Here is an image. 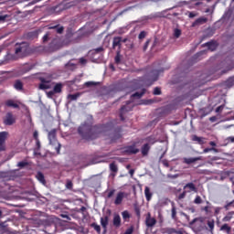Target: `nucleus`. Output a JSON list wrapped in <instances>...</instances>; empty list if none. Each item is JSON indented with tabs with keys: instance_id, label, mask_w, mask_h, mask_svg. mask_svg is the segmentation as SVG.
<instances>
[{
	"instance_id": "f257e3e1",
	"label": "nucleus",
	"mask_w": 234,
	"mask_h": 234,
	"mask_svg": "<svg viewBox=\"0 0 234 234\" xmlns=\"http://www.w3.org/2000/svg\"><path fill=\"white\" fill-rule=\"evenodd\" d=\"M112 129V122H107L106 124H96L92 125L91 122H84L78 128V133L80 136H81L82 140H87L90 142V140H96L103 134V133H107V131H111Z\"/></svg>"
},
{
	"instance_id": "f03ea898",
	"label": "nucleus",
	"mask_w": 234,
	"mask_h": 234,
	"mask_svg": "<svg viewBox=\"0 0 234 234\" xmlns=\"http://www.w3.org/2000/svg\"><path fill=\"white\" fill-rule=\"evenodd\" d=\"M48 140L49 142V145L54 147L55 151H57V154H59V151L61 149V144L58 142V130L52 129L48 133Z\"/></svg>"
},
{
	"instance_id": "7ed1b4c3",
	"label": "nucleus",
	"mask_w": 234,
	"mask_h": 234,
	"mask_svg": "<svg viewBox=\"0 0 234 234\" xmlns=\"http://www.w3.org/2000/svg\"><path fill=\"white\" fill-rule=\"evenodd\" d=\"M15 54L17 58H27L30 54V46L27 42L16 44Z\"/></svg>"
},
{
	"instance_id": "20e7f679",
	"label": "nucleus",
	"mask_w": 234,
	"mask_h": 234,
	"mask_svg": "<svg viewBox=\"0 0 234 234\" xmlns=\"http://www.w3.org/2000/svg\"><path fill=\"white\" fill-rule=\"evenodd\" d=\"M164 72V69H153L150 73L145 75L144 81L145 85H148V87H151L154 81H158V78L160 77V74Z\"/></svg>"
},
{
	"instance_id": "39448f33",
	"label": "nucleus",
	"mask_w": 234,
	"mask_h": 234,
	"mask_svg": "<svg viewBox=\"0 0 234 234\" xmlns=\"http://www.w3.org/2000/svg\"><path fill=\"white\" fill-rule=\"evenodd\" d=\"M189 225L193 226L196 231H204V229H206V218H196L189 223Z\"/></svg>"
},
{
	"instance_id": "423d86ee",
	"label": "nucleus",
	"mask_w": 234,
	"mask_h": 234,
	"mask_svg": "<svg viewBox=\"0 0 234 234\" xmlns=\"http://www.w3.org/2000/svg\"><path fill=\"white\" fill-rule=\"evenodd\" d=\"M133 108L134 105H133V101H126V104L121 107L120 119L122 120V122L125 121V114H127V112H131V111H133Z\"/></svg>"
},
{
	"instance_id": "0eeeda50",
	"label": "nucleus",
	"mask_w": 234,
	"mask_h": 234,
	"mask_svg": "<svg viewBox=\"0 0 234 234\" xmlns=\"http://www.w3.org/2000/svg\"><path fill=\"white\" fill-rule=\"evenodd\" d=\"M8 132H0V153L6 151V140H8Z\"/></svg>"
},
{
	"instance_id": "6e6552de",
	"label": "nucleus",
	"mask_w": 234,
	"mask_h": 234,
	"mask_svg": "<svg viewBox=\"0 0 234 234\" xmlns=\"http://www.w3.org/2000/svg\"><path fill=\"white\" fill-rule=\"evenodd\" d=\"M4 123L5 125H14V123H16V117L14 116V113L8 112L4 118Z\"/></svg>"
},
{
	"instance_id": "1a4fd4ad",
	"label": "nucleus",
	"mask_w": 234,
	"mask_h": 234,
	"mask_svg": "<svg viewBox=\"0 0 234 234\" xmlns=\"http://www.w3.org/2000/svg\"><path fill=\"white\" fill-rule=\"evenodd\" d=\"M39 81H40V84L38 86V89H40V90H47L48 89H51L50 80L43 77H40Z\"/></svg>"
},
{
	"instance_id": "9d476101",
	"label": "nucleus",
	"mask_w": 234,
	"mask_h": 234,
	"mask_svg": "<svg viewBox=\"0 0 234 234\" xmlns=\"http://www.w3.org/2000/svg\"><path fill=\"white\" fill-rule=\"evenodd\" d=\"M124 153L127 154H138L140 149L136 148V143H133V144L124 147Z\"/></svg>"
},
{
	"instance_id": "9b49d317",
	"label": "nucleus",
	"mask_w": 234,
	"mask_h": 234,
	"mask_svg": "<svg viewBox=\"0 0 234 234\" xmlns=\"http://www.w3.org/2000/svg\"><path fill=\"white\" fill-rule=\"evenodd\" d=\"M217 226L219 228V231H222L223 233L229 234L231 233V226L228 223H224L223 225L220 226V220H217Z\"/></svg>"
},
{
	"instance_id": "f8f14e48",
	"label": "nucleus",
	"mask_w": 234,
	"mask_h": 234,
	"mask_svg": "<svg viewBox=\"0 0 234 234\" xmlns=\"http://www.w3.org/2000/svg\"><path fill=\"white\" fill-rule=\"evenodd\" d=\"M200 160H202V156L184 157L183 158V164H186V165H191V164H196V162H198Z\"/></svg>"
},
{
	"instance_id": "ddd939ff",
	"label": "nucleus",
	"mask_w": 234,
	"mask_h": 234,
	"mask_svg": "<svg viewBox=\"0 0 234 234\" xmlns=\"http://www.w3.org/2000/svg\"><path fill=\"white\" fill-rule=\"evenodd\" d=\"M7 21H12V15L7 14L6 11H1L0 23H7Z\"/></svg>"
},
{
	"instance_id": "4468645a",
	"label": "nucleus",
	"mask_w": 234,
	"mask_h": 234,
	"mask_svg": "<svg viewBox=\"0 0 234 234\" xmlns=\"http://www.w3.org/2000/svg\"><path fill=\"white\" fill-rule=\"evenodd\" d=\"M145 225L147 228H153L156 225V218H151V213H148L146 216Z\"/></svg>"
},
{
	"instance_id": "2eb2a0df",
	"label": "nucleus",
	"mask_w": 234,
	"mask_h": 234,
	"mask_svg": "<svg viewBox=\"0 0 234 234\" xmlns=\"http://www.w3.org/2000/svg\"><path fill=\"white\" fill-rule=\"evenodd\" d=\"M203 47H207L208 50H211V52H213L217 50V47H218V44L217 43V41L211 40L203 44Z\"/></svg>"
},
{
	"instance_id": "dca6fc26",
	"label": "nucleus",
	"mask_w": 234,
	"mask_h": 234,
	"mask_svg": "<svg viewBox=\"0 0 234 234\" xmlns=\"http://www.w3.org/2000/svg\"><path fill=\"white\" fill-rule=\"evenodd\" d=\"M184 191H186V193H197V186H195L193 183H187L184 187H183Z\"/></svg>"
},
{
	"instance_id": "f3484780",
	"label": "nucleus",
	"mask_w": 234,
	"mask_h": 234,
	"mask_svg": "<svg viewBox=\"0 0 234 234\" xmlns=\"http://www.w3.org/2000/svg\"><path fill=\"white\" fill-rule=\"evenodd\" d=\"M112 225L114 228H120L122 226V218L120 217V214L113 215Z\"/></svg>"
},
{
	"instance_id": "a211bd4d",
	"label": "nucleus",
	"mask_w": 234,
	"mask_h": 234,
	"mask_svg": "<svg viewBox=\"0 0 234 234\" xmlns=\"http://www.w3.org/2000/svg\"><path fill=\"white\" fill-rule=\"evenodd\" d=\"M207 23V17L201 16L193 22L192 27H200V25H206Z\"/></svg>"
},
{
	"instance_id": "6ab92c4d",
	"label": "nucleus",
	"mask_w": 234,
	"mask_h": 234,
	"mask_svg": "<svg viewBox=\"0 0 234 234\" xmlns=\"http://www.w3.org/2000/svg\"><path fill=\"white\" fill-rule=\"evenodd\" d=\"M123 198H125V192H119L114 200L115 206H120L123 202Z\"/></svg>"
},
{
	"instance_id": "aec40b11",
	"label": "nucleus",
	"mask_w": 234,
	"mask_h": 234,
	"mask_svg": "<svg viewBox=\"0 0 234 234\" xmlns=\"http://www.w3.org/2000/svg\"><path fill=\"white\" fill-rule=\"evenodd\" d=\"M207 226L205 229L213 233V231H215V219H207Z\"/></svg>"
},
{
	"instance_id": "412c9836",
	"label": "nucleus",
	"mask_w": 234,
	"mask_h": 234,
	"mask_svg": "<svg viewBox=\"0 0 234 234\" xmlns=\"http://www.w3.org/2000/svg\"><path fill=\"white\" fill-rule=\"evenodd\" d=\"M122 138V128H118L114 131L112 136V142L114 143L117 140H120Z\"/></svg>"
},
{
	"instance_id": "4be33fe9",
	"label": "nucleus",
	"mask_w": 234,
	"mask_h": 234,
	"mask_svg": "<svg viewBox=\"0 0 234 234\" xmlns=\"http://www.w3.org/2000/svg\"><path fill=\"white\" fill-rule=\"evenodd\" d=\"M233 215L234 211L228 212L221 219V222L224 224H226V222H231V220H233Z\"/></svg>"
},
{
	"instance_id": "5701e85b",
	"label": "nucleus",
	"mask_w": 234,
	"mask_h": 234,
	"mask_svg": "<svg viewBox=\"0 0 234 234\" xmlns=\"http://www.w3.org/2000/svg\"><path fill=\"white\" fill-rule=\"evenodd\" d=\"M192 142H196L199 145H204L206 142L204 141V137H198L197 135H191Z\"/></svg>"
},
{
	"instance_id": "b1692460",
	"label": "nucleus",
	"mask_w": 234,
	"mask_h": 234,
	"mask_svg": "<svg viewBox=\"0 0 234 234\" xmlns=\"http://www.w3.org/2000/svg\"><path fill=\"white\" fill-rule=\"evenodd\" d=\"M144 94H145V89H143L142 91H136L135 93L131 95L130 101H133V100H134V99L140 100V98H142V96H144Z\"/></svg>"
},
{
	"instance_id": "393cba45",
	"label": "nucleus",
	"mask_w": 234,
	"mask_h": 234,
	"mask_svg": "<svg viewBox=\"0 0 234 234\" xmlns=\"http://www.w3.org/2000/svg\"><path fill=\"white\" fill-rule=\"evenodd\" d=\"M149 151H151V145H149V144H144L141 148L143 156H147V154H149Z\"/></svg>"
},
{
	"instance_id": "a878e982",
	"label": "nucleus",
	"mask_w": 234,
	"mask_h": 234,
	"mask_svg": "<svg viewBox=\"0 0 234 234\" xmlns=\"http://www.w3.org/2000/svg\"><path fill=\"white\" fill-rule=\"evenodd\" d=\"M144 196L147 202H151L153 198V192H151V188H149V186L144 187Z\"/></svg>"
},
{
	"instance_id": "bb28decb",
	"label": "nucleus",
	"mask_w": 234,
	"mask_h": 234,
	"mask_svg": "<svg viewBox=\"0 0 234 234\" xmlns=\"http://www.w3.org/2000/svg\"><path fill=\"white\" fill-rule=\"evenodd\" d=\"M5 107H12L13 109H19V104H17L14 100H7L5 102Z\"/></svg>"
},
{
	"instance_id": "cd10ccee",
	"label": "nucleus",
	"mask_w": 234,
	"mask_h": 234,
	"mask_svg": "<svg viewBox=\"0 0 234 234\" xmlns=\"http://www.w3.org/2000/svg\"><path fill=\"white\" fill-rule=\"evenodd\" d=\"M101 225L103 228L104 231H107V226H109V216L101 218Z\"/></svg>"
},
{
	"instance_id": "c85d7f7f",
	"label": "nucleus",
	"mask_w": 234,
	"mask_h": 234,
	"mask_svg": "<svg viewBox=\"0 0 234 234\" xmlns=\"http://www.w3.org/2000/svg\"><path fill=\"white\" fill-rule=\"evenodd\" d=\"M110 171L112 173V176H116V174L118 173V165H116V162L110 164Z\"/></svg>"
},
{
	"instance_id": "c756f323",
	"label": "nucleus",
	"mask_w": 234,
	"mask_h": 234,
	"mask_svg": "<svg viewBox=\"0 0 234 234\" xmlns=\"http://www.w3.org/2000/svg\"><path fill=\"white\" fill-rule=\"evenodd\" d=\"M116 47H122V37H114L112 41V48H116Z\"/></svg>"
},
{
	"instance_id": "7c9ffc66",
	"label": "nucleus",
	"mask_w": 234,
	"mask_h": 234,
	"mask_svg": "<svg viewBox=\"0 0 234 234\" xmlns=\"http://www.w3.org/2000/svg\"><path fill=\"white\" fill-rule=\"evenodd\" d=\"M49 30H53V32H56L57 34H61L64 30H65V27H63V26H54V27H49Z\"/></svg>"
},
{
	"instance_id": "2f4dec72",
	"label": "nucleus",
	"mask_w": 234,
	"mask_h": 234,
	"mask_svg": "<svg viewBox=\"0 0 234 234\" xmlns=\"http://www.w3.org/2000/svg\"><path fill=\"white\" fill-rule=\"evenodd\" d=\"M36 178L40 182V184H43V186L47 184V180H45V175H43V173L37 172Z\"/></svg>"
},
{
	"instance_id": "473e14b6",
	"label": "nucleus",
	"mask_w": 234,
	"mask_h": 234,
	"mask_svg": "<svg viewBox=\"0 0 234 234\" xmlns=\"http://www.w3.org/2000/svg\"><path fill=\"white\" fill-rule=\"evenodd\" d=\"M62 90H63V84L61 83H57L53 88V91L55 92V94H59L62 92Z\"/></svg>"
},
{
	"instance_id": "72a5a7b5",
	"label": "nucleus",
	"mask_w": 234,
	"mask_h": 234,
	"mask_svg": "<svg viewBox=\"0 0 234 234\" xmlns=\"http://www.w3.org/2000/svg\"><path fill=\"white\" fill-rule=\"evenodd\" d=\"M14 89L16 90H23V82L20 80H16L14 83Z\"/></svg>"
},
{
	"instance_id": "f704fd0d",
	"label": "nucleus",
	"mask_w": 234,
	"mask_h": 234,
	"mask_svg": "<svg viewBox=\"0 0 234 234\" xmlns=\"http://www.w3.org/2000/svg\"><path fill=\"white\" fill-rule=\"evenodd\" d=\"M233 85H234V76L229 78L225 81V87H228V89H231V87H233Z\"/></svg>"
},
{
	"instance_id": "c9c22d12",
	"label": "nucleus",
	"mask_w": 234,
	"mask_h": 234,
	"mask_svg": "<svg viewBox=\"0 0 234 234\" xmlns=\"http://www.w3.org/2000/svg\"><path fill=\"white\" fill-rule=\"evenodd\" d=\"M81 96L80 92H77L75 94H69L68 95V100H70V101H76Z\"/></svg>"
},
{
	"instance_id": "e433bc0d",
	"label": "nucleus",
	"mask_w": 234,
	"mask_h": 234,
	"mask_svg": "<svg viewBox=\"0 0 234 234\" xmlns=\"http://www.w3.org/2000/svg\"><path fill=\"white\" fill-rule=\"evenodd\" d=\"M122 217L123 220L125 222H127V220H129V218H131V214L129 213L128 210H124L122 212Z\"/></svg>"
},
{
	"instance_id": "4c0bfd02",
	"label": "nucleus",
	"mask_w": 234,
	"mask_h": 234,
	"mask_svg": "<svg viewBox=\"0 0 234 234\" xmlns=\"http://www.w3.org/2000/svg\"><path fill=\"white\" fill-rule=\"evenodd\" d=\"M90 228H93V229H95L97 233H101V227H100V225H98L97 223H91Z\"/></svg>"
},
{
	"instance_id": "58836bf2",
	"label": "nucleus",
	"mask_w": 234,
	"mask_h": 234,
	"mask_svg": "<svg viewBox=\"0 0 234 234\" xmlns=\"http://www.w3.org/2000/svg\"><path fill=\"white\" fill-rule=\"evenodd\" d=\"M74 187V184L70 179H67L66 181V189H72Z\"/></svg>"
},
{
	"instance_id": "ea45409f",
	"label": "nucleus",
	"mask_w": 234,
	"mask_h": 234,
	"mask_svg": "<svg viewBox=\"0 0 234 234\" xmlns=\"http://www.w3.org/2000/svg\"><path fill=\"white\" fill-rule=\"evenodd\" d=\"M134 213L138 218L142 217L140 207L134 206Z\"/></svg>"
},
{
	"instance_id": "a19ab883",
	"label": "nucleus",
	"mask_w": 234,
	"mask_h": 234,
	"mask_svg": "<svg viewBox=\"0 0 234 234\" xmlns=\"http://www.w3.org/2000/svg\"><path fill=\"white\" fill-rule=\"evenodd\" d=\"M114 61L116 65H120V63L122 62V56L120 55V52H117Z\"/></svg>"
},
{
	"instance_id": "79ce46f5",
	"label": "nucleus",
	"mask_w": 234,
	"mask_h": 234,
	"mask_svg": "<svg viewBox=\"0 0 234 234\" xmlns=\"http://www.w3.org/2000/svg\"><path fill=\"white\" fill-rule=\"evenodd\" d=\"M28 165V162L27 161H21L17 164V167H20V169H23V167H27Z\"/></svg>"
},
{
	"instance_id": "37998d69",
	"label": "nucleus",
	"mask_w": 234,
	"mask_h": 234,
	"mask_svg": "<svg viewBox=\"0 0 234 234\" xmlns=\"http://www.w3.org/2000/svg\"><path fill=\"white\" fill-rule=\"evenodd\" d=\"M180 36H182V30L176 28L174 31V37L178 38V37H180Z\"/></svg>"
},
{
	"instance_id": "c03bdc74",
	"label": "nucleus",
	"mask_w": 234,
	"mask_h": 234,
	"mask_svg": "<svg viewBox=\"0 0 234 234\" xmlns=\"http://www.w3.org/2000/svg\"><path fill=\"white\" fill-rule=\"evenodd\" d=\"M201 211H205L206 215H209L211 213V207L206 206L201 208Z\"/></svg>"
},
{
	"instance_id": "a18cd8bd",
	"label": "nucleus",
	"mask_w": 234,
	"mask_h": 234,
	"mask_svg": "<svg viewBox=\"0 0 234 234\" xmlns=\"http://www.w3.org/2000/svg\"><path fill=\"white\" fill-rule=\"evenodd\" d=\"M153 94H154V96H160V94H162V90H161L160 88H158V87H155V88L154 89Z\"/></svg>"
},
{
	"instance_id": "49530a36",
	"label": "nucleus",
	"mask_w": 234,
	"mask_h": 234,
	"mask_svg": "<svg viewBox=\"0 0 234 234\" xmlns=\"http://www.w3.org/2000/svg\"><path fill=\"white\" fill-rule=\"evenodd\" d=\"M226 211L229 210V207H234V200L229 202L227 205L224 206Z\"/></svg>"
},
{
	"instance_id": "de8ad7c7",
	"label": "nucleus",
	"mask_w": 234,
	"mask_h": 234,
	"mask_svg": "<svg viewBox=\"0 0 234 234\" xmlns=\"http://www.w3.org/2000/svg\"><path fill=\"white\" fill-rule=\"evenodd\" d=\"M134 233V227L131 226L130 228H128L125 232L123 234H133Z\"/></svg>"
},
{
	"instance_id": "09e8293b",
	"label": "nucleus",
	"mask_w": 234,
	"mask_h": 234,
	"mask_svg": "<svg viewBox=\"0 0 234 234\" xmlns=\"http://www.w3.org/2000/svg\"><path fill=\"white\" fill-rule=\"evenodd\" d=\"M187 195V192H186V190H184L178 197V200H184V198H186V196Z\"/></svg>"
},
{
	"instance_id": "8fccbe9b",
	"label": "nucleus",
	"mask_w": 234,
	"mask_h": 234,
	"mask_svg": "<svg viewBox=\"0 0 234 234\" xmlns=\"http://www.w3.org/2000/svg\"><path fill=\"white\" fill-rule=\"evenodd\" d=\"M210 151H215V153H218V150L217 148H214V147H212V148H205L203 150V153H209Z\"/></svg>"
},
{
	"instance_id": "3c124183",
	"label": "nucleus",
	"mask_w": 234,
	"mask_h": 234,
	"mask_svg": "<svg viewBox=\"0 0 234 234\" xmlns=\"http://www.w3.org/2000/svg\"><path fill=\"white\" fill-rule=\"evenodd\" d=\"M170 233L172 234H184V230H176L175 229H170Z\"/></svg>"
},
{
	"instance_id": "603ef678",
	"label": "nucleus",
	"mask_w": 234,
	"mask_h": 234,
	"mask_svg": "<svg viewBox=\"0 0 234 234\" xmlns=\"http://www.w3.org/2000/svg\"><path fill=\"white\" fill-rule=\"evenodd\" d=\"M194 204H202V197H200V196H197L194 200Z\"/></svg>"
},
{
	"instance_id": "864d4df0",
	"label": "nucleus",
	"mask_w": 234,
	"mask_h": 234,
	"mask_svg": "<svg viewBox=\"0 0 234 234\" xmlns=\"http://www.w3.org/2000/svg\"><path fill=\"white\" fill-rule=\"evenodd\" d=\"M145 36H147V32L145 31H141L139 36H138V38L139 39H144Z\"/></svg>"
},
{
	"instance_id": "5fc2aeb1",
	"label": "nucleus",
	"mask_w": 234,
	"mask_h": 234,
	"mask_svg": "<svg viewBox=\"0 0 234 234\" xmlns=\"http://www.w3.org/2000/svg\"><path fill=\"white\" fill-rule=\"evenodd\" d=\"M48 37H50V32H48L46 35H44L43 42L47 43V41H48Z\"/></svg>"
},
{
	"instance_id": "6e6d98bb",
	"label": "nucleus",
	"mask_w": 234,
	"mask_h": 234,
	"mask_svg": "<svg viewBox=\"0 0 234 234\" xmlns=\"http://www.w3.org/2000/svg\"><path fill=\"white\" fill-rule=\"evenodd\" d=\"M220 211H222V207H217L214 211V215L217 217V215L220 214Z\"/></svg>"
},
{
	"instance_id": "4d7b16f0",
	"label": "nucleus",
	"mask_w": 234,
	"mask_h": 234,
	"mask_svg": "<svg viewBox=\"0 0 234 234\" xmlns=\"http://www.w3.org/2000/svg\"><path fill=\"white\" fill-rule=\"evenodd\" d=\"M172 218H176V207H172Z\"/></svg>"
},
{
	"instance_id": "13d9d810",
	"label": "nucleus",
	"mask_w": 234,
	"mask_h": 234,
	"mask_svg": "<svg viewBox=\"0 0 234 234\" xmlns=\"http://www.w3.org/2000/svg\"><path fill=\"white\" fill-rule=\"evenodd\" d=\"M54 94H56V91H54V90L47 92L48 98H52V96H54Z\"/></svg>"
},
{
	"instance_id": "bf43d9fd",
	"label": "nucleus",
	"mask_w": 234,
	"mask_h": 234,
	"mask_svg": "<svg viewBox=\"0 0 234 234\" xmlns=\"http://www.w3.org/2000/svg\"><path fill=\"white\" fill-rule=\"evenodd\" d=\"M114 193H116V190H114V189L111 190V191L108 193L107 197H108V198H112Z\"/></svg>"
},
{
	"instance_id": "052dcab7",
	"label": "nucleus",
	"mask_w": 234,
	"mask_h": 234,
	"mask_svg": "<svg viewBox=\"0 0 234 234\" xmlns=\"http://www.w3.org/2000/svg\"><path fill=\"white\" fill-rule=\"evenodd\" d=\"M33 138H34L36 141L39 140V133H37V131H35V132L33 133Z\"/></svg>"
},
{
	"instance_id": "680f3d73",
	"label": "nucleus",
	"mask_w": 234,
	"mask_h": 234,
	"mask_svg": "<svg viewBox=\"0 0 234 234\" xmlns=\"http://www.w3.org/2000/svg\"><path fill=\"white\" fill-rule=\"evenodd\" d=\"M202 54H206V51H201V52L196 54V55L193 57V59H198V57H199V56H202Z\"/></svg>"
},
{
	"instance_id": "e2e57ef3",
	"label": "nucleus",
	"mask_w": 234,
	"mask_h": 234,
	"mask_svg": "<svg viewBox=\"0 0 234 234\" xmlns=\"http://www.w3.org/2000/svg\"><path fill=\"white\" fill-rule=\"evenodd\" d=\"M94 85H96V82H92V81L85 82V87H93Z\"/></svg>"
},
{
	"instance_id": "0e129e2a",
	"label": "nucleus",
	"mask_w": 234,
	"mask_h": 234,
	"mask_svg": "<svg viewBox=\"0 0 234 234\" xmlns=\"http://www.w3.org/2000/svg\"><path fill=\"white\" fill-rule=\"evenodd\" d=\"M149 43H151V40H147L144 45V51L145 52V50H147V48H149Z\"/></svg>"
},
{
	"instance_id": "69168bd1",
	"label": "nucleus",
	"mask_w": 234,
	"mask_h": 234,
	"mask_svg": "<svg viewBox=\"0 0 234 234\" xmlns=\"http://www.w3.org/2000/svg\"><path fill=\"white\" fill-rule=\"evenodd\" d=\"M222 111H224V104L218 106V107L216 109V112H222Z\"/></svg>"
},
{
	"instance_id": "338daca9",
	"label": "nucleus",
	"mask_w": 234,
	"mask_h": 234,
	"mask_svg": "<svg viewBox=\"0 0 234 234\" xmlns=\"http://www.w3.org/2000/svg\"><path fill=\"white\" fill-rule=\"evenodd\" d=\"M228 144H234V136H229L227 138Z\"/></svg>"
},
{
	"instance_id": "774afa93",
	"label": "nucleus",
	"mask_w": 234,
	"mask_h": 234,
	"mask_svg": "<svg viewBox=\"0 0 234 234\" xmlns=\"http://www.w3.org/2000/svg\"><path fill=\"white\" fill-rule=\"evenodd\" d=\"M80 65H85L87 63V59H85L84 58H80Z\"/></svg>"
}]
</instances>
